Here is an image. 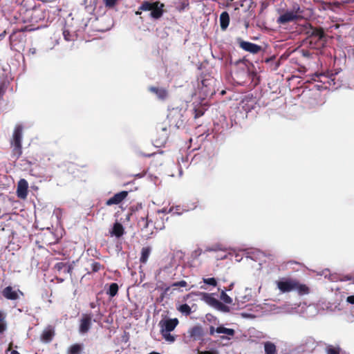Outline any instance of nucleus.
Instances as JSON below:
<instances>
[{"label":"nucleus","mask_w":354,"mask_h":354,"mask_svg":"<svg viewBox=\"0 0 354 354\" xmlns=\"http://www.w3.org/2000/svg\"><path fill=\"white\" fill-rule=\"evenodd\" d=\"M20 15L24 23L34 26L45 18V14L40 6H37L35 0H23L21 3Z\"/></svg>","instance_id":"f257e3e1"},{"label":"nucleus","mask_w":354,"mask_h":354,"mask_svg":"<svg viewBox=\"0 0 354 354\" xmlns=\"http://www.w3.org/2000/svg\"><path fill=\"white\" fill-rule=\"evenodd\" d=\"M179 324L177 318L167 319L161 320L159 322L160 327V334L165 341L173 343L176 341V336L171 335L170 333L173 331Z\"/></svg>","instance_id":"f03ea898"},{"label":"nucleus","mask_w":354,"mask_h":354,"mask_svg":"<svg viewBox=\"0 0 354 354\" xmlns=\"http://www.w3.org/2000/svg\"><path fill=\"white\" fill-rule=\"evenodd\" d=\"M22 136L23 127L21 125H17L14 129L12 138L10 140L12 156L15 159H18L22 154Z\"/></svg>","instance_id":"7ed1b4c3"},{"label":"nucleus","mask_w":354,"mask_h":354,"mask_svg":"<svg viewBox=\"0 0 354 354\" xmlns=\"http://www.w3.org/2000/svg\"><path fill=\"white\" fill-rule=\"evenodd\" d=\"M303 10L298 4L293 6L292 10L286 11L281 15L277 19L278 24L285 25L290 22H293L302 19Z\"/></svg>","instance_id":"20e7f679"},{"label":"nucleus","mask_w":354,"mask_h":354,"mask_svg":"<svg viewBox=\"0 0 354 354\" xmlns=\"http://www.w3.org/2000/svg\"><path fill=\"white\" fill-rule=\"evenodd\" d=\"M168 118L171 124H174L178 129L183 127L185 124V118L181 109H173L169 112Z\"/></svg>","instance_id":"39448f33"},{"label":"nucleus","mask_w":354,"mask_h":354,"mask_svg":"<svg viewBox=\"0 0 354 354\" xmlns=\"http://www.w3.org/2000/svg\"><path fill=\"white\" fill-rule=\"evenodd\" d=\"M21 30L13 31L9 37L10 49L12 50L19 51V48L23 47L24 43V37L21 34Z\"/></svg>","instance_id":"423d86ee"},{"label":"nucleus","mask_w":354,"mask_h":354,"mask_svg":"<svg viewBox=\"0 0 354 354\" xmlns=\"http://www.w3.org/2000/svg\"><path fill=\"white\" fill-rule=\"evenodd\" d=\"M92 325V315L91 313L82 314L80 320L79 332L81 334L87 333Z\"/></svg>","instance_id":"0eeeda50"},{"label":"nucleus","mask_w":354,"mask_h":354,"mask_svg":"<svg viewBox=\"0 0 354 354\" xmlns=\"http://www.w3.org/2000/svg\"><path fill=\"white\" fill-rule=\"evenodd\" d=\"M277 288L281 292H288L295 289V279H286L277 282Z\"/></svg>","instance_id":"6e6552de"},{"label":"nucleus","mask_w":354,"mask_h":354,"mask_svg":"<svg viewBox=\"0 0 354 354\" xmlns=\"http://www.w3.org/2000/svg\"><path fill=\"white\" fill-rule=\"evenodd\" d=\"M128 196V192L127 191H122L120 192H118L115 194H114L112 197H111L109 199H108L106 201V205L107 206H111L113 205H119L120 203L122 202Z\"/></svg>","instance_id":"1a4fd4ad"},{"label":"nucleus","mask_w":354,"mask_h":354,"mask_svg":"<svg viewBox=\"0 0 354 354\" xmlns=\"http://www.w3.org/2000/svg\"><path fill=\"white\" fill-rule=\"evenodd\" d=\"M28 184L25 179H21L17 184V195L19 198L24 199L28 195Z\"/></svg>","instance_id":"9d476101"},{"label":"nucleus","mask_w":354,"mask_h":354,"mask_svg":"<svg viewBox=\"0 0 354 354\" xmlns=\"http://www.w3.org/2000/svg\"><path fill=\"white\" fill-rule=\"evenodd\" d=\"M165 7L164 3L160 1L153 2V8L151 10L150 16L156 19L160 18L164 12L163 8Z\"/></svg>","instance_id":"9b49d317"},{"label":"nucleus","mask_w":354,"mask_h":354,"mask_svg":"<svg viewBox=\"0 0 354 354\" xmlns=\"http://www.w3.org/2000/svg\"><path fill=\"white\" fill-rule=\"evenodd\" d=\"M239 46L244 50L253 54L258 53L261 50V47L260 46L245 41H241L239 43Z\"/></svg>","instance_id":"f8f14e48"},{"label":"nucleus","mask_w":354,"mask_h":354,"mask_svg":"<svg viewBox=\"0 0 354 354\" xmlns=\"http://www.w3.org/2000/svg\"><path fill=\"white\" fill-rule=\"evenodd\" d=\"M124 232H125L123 225L118 221L113 223V227L109 232L111 236H114L117 238H120L122 236Z\"/></svg>","instance_id":"ddd939ff"},{"label":"nucleus","mask_w":354,"mask_h":354,"mask_svg":"<svg viewBox=\"0 0 354 354\" xmlns=\"http://www.w3.org/2000/svg\"><path fill=\"white\" fill-rule=\"evenodd\" d=\"M322 39L324 37H327L322 28H314L311 27L310 32L307 39Z\"/></svg>","instance_id":"4468645a"},{"label":"nucleus","mask_w":354,"mask_h":354,"mask_svg":"<svg viewBox=\"0 0 354 354\" xmlns=\"http://www.w3.org/2000/svg\"><path fill=\"white\" fill-rule=\"evenodd\" d=\"M149 91L157 95L158 99L161 100H165L168 96V91L164 88H159L156 86H150Z\"/></svg>","instance_id":"2eb2a0df"},{"label":"nucleus","mask_w":354,"mask_h":354,"mask_svg":"<svg viewBox=\"0 0 354 354\" xmlns=\"http://www.w3.org/2000/svg\"><path fill=\"white\" fill-rule=\"evenodd\" d=\"M2 295L10 300H16L19 298L17 292L14 290L11 286L6 287L2 291Z\"/></svg>","instance_id":"dca6fc26"},{"label":"nucleus","mask_w":354,"mask_h":354,"mask_svg":"<svg viewBox=\"0 0 354 354\" xmlns=\"http://www.w3.org/2000/svg\"><path fill=\"white\" fill-rule=\"evenodd\" d=\"M307 41H308L311 48L315 49H320L325 46L326 42V37L322 39H318L317 37L316 39H307Z\"/></svg>","instance_id":"f3484780"},{"label":"nucleus","mask_w":354,"mask_h":354,"mask_svg":"<svg viewBox=\"0 0 354 354\" xmlns=\"http://www.w3.org/2000/svg\"><path fill=\"white\" fill-rule=\"evenodd\" d=\"M189 335L194 340H198L202 338L203 336V331L201 326H195L192 328L189 332Z\"/></svg>","instance_id":"a211bd4d"},{"label":"nucleus","mask_w":354,"mask_h":354,"mask_svg":"<svg viewBox=\"0 0 354 354\" xmlns=\"http://www.w3.org/2000/svg\"><path fill=\"white\" fill-rule=\"evenodd\" d=\"M236 64L237 65L241 66L242 74L248 77L250 80L252 81L254 77L256 76V73L254 72H250L245 62L242 60H239L238 62H236Z\"/></svg>","instance_id":"6ab92c4d"},{"label":"nucleus","mask_w":354,"mask_h":354,"mask_svg":"<svg viewBox=\"0 0 354 354\" xmlns=\"http://www.w3.org/2000/svg\"><path fill=\"white\" fill-rule=\"evenodd\" d=\"M151 252V248L150 246L143 247L141 250L140 262L143 264L147 263Z\"/></svg>","instance_id":"aec40b11"},{"label":"nucleus","mask_w":354,"mask_h":354,"mask_svg":"<svg viewBox=\"0 0 354 354\" xmlns=\"http://www.w3.org/2000/svg\"><path fill=\"white\" fill-rule=\"evenodd\" d=\"M230 16L229 14L224 11L220 15V25L223 30H225L229 26Z\"/></svg>","instance_id":"412c9836"},{"label":"nucleus","mask_w":354,"mask_h":354,"mask_svg":"<svg viewBox=\"0 0 354 354\" xmlns=\"http://www.w3.org/2000/svg\"><path fill=\"white\" fill-rule=\"evenodd\" d=\"M265 354H277L276 345L270 341L263 344Z\"/></svg>","instance_id":"4be33fe9"},{"label":"nucleus","mask_w":354,"mask_h":354,"mask_svg":"<svg viewBox=\"0 0 354 354\" xmlns=\"http://www.w3.org/2000/svg\"><path fill=\"white\" fill-rule=\"evenodd\" d=\"M83 349L81 344H73L67 349L66 354H80Z\"/></svg>","instance_id":"5701e85b"},{"label":"nucleus","mask_w":354,"mask_h":354,"mask_svg":"<svg viewBox=\"0 0 354 354\" xmlns=\"http://www.w3.org/2000/svg\"><path fill=\"white\" fill-rule=\"evenodd\" d=\"M295 289L298 293L301 295H306L309 293V288L305 284H301L295 279Z\"/></svg>","instance_id":"b1692460"},{"label":"nucleus","mask_w":354,"mask_h":354,"mask_svg":"<svg viewBox=\"0 0 354 354\" xmlns=\"http://www.w3.org/2000/svg\"><path fill=\"white\" fill-rule=\"evenodd\" d=\"M216 332L217 333H223L226 334L230 337H233L235 335V330L232 328H227L224 327L223 326H219L216 328Z\"/></svg>","instance_id":"393cba45"},{"label":"nucleus","mask_w":354,"mask_h":354,"mask_svg":"<svg viewBox=\"0 0 354 354\" xmlns=\"http://www.w3.org/2000/svg\"><path fill=\"white\" fill-rule=\"evenodd\" d=\"M151 222V220H149L148 214H147L145 216H142L139 219L138 225L141 227V230H143L145 229H147L149 227V223Z\"/></svg>","instance_id":"a878e982"},{"label":"nucleus","mask_w":354,"mask_h":354,"mask_svg":"<svg viewBox=\"0 0 354 354\" xmlns=\"http://www.w3.org/2000/svg\"><path fill=\"white\" fill-rule=\"evenodd\" d=\"M203 299L204 300L211 306L215 308L218 300L216 298L213 297L211 295L208 293H203Z\"/></svg>","instance_id":"bb28decb"},{"label":"nucleus","mask_w":354,"mask_h":354,"mask_svg":"<svg viewBox=\"0 0 354 354\" xmlns=\"http://www.w3.org/2000/svg\"><path fill=\"white\" fill-rule=\"evenodd\" d=\"M119 287L118 283H112L110 284L109 289L106 291V294L109 295L110 297H115L118 292Z\"/></svg>","instance_id":"cd10ccee"},{"label":"nucleus","mask_w":354,"mask_h":354,"mask_svg":"<svg viewBox=\"0 0 354 354\" xmlns=\"http://www.w3.org/2000/svg\"><path fill=\"white\" fill-rule=\"evenodd\" d=\"M6 317V315L0 310V334L3 333L7 328Z\"/></svg>","instance_id":"c85d7f7f"},{"label":"nucleus","mask_w":354,"mask_h":354,"mask_svg":"<svg viewBox=\"0 0 354 354\" xmlns=\"http://www.w3.org/2000/svg\"><path fill=\"white\" fill-rule=\"evenodd\" d=\"M340 351L341 348L339 346L328 345L326 348V354H340Z\"/></svg>","instance_id":"c756f323"},{"label":"nucleus","mask_w":354,"mask_h":354,"mask_svg":"<svg viewBox=\"0 0 354 354\" xmlns=\"http://www.w3.org/2000/svg\"><path fill=\"white\" fill-rule=\"evenodd\" d=\"M53 335L54 333L51 330H44L41 335V339L46 342H50Z\"/></svg>","instance_id":"7c9ffc66"},{"label":"nucleus","mask_w":354,"mask_h":354,"mask_svg":"<svg viewBox=\"0 0 354 354\" xmlns=\"http://www.w3.org/2000/svg\"><path fill=\"white\" fill-rule=\"evenodd\" d=\"M189 6V0H180L178 4L176 6V10L181 12Z\"/></svg>","instance_id":"2f4dec72"},{"label":"nucleus","mask_w":354,"mask_h":354,"mask_svg":"<svg viewBox=\"0 0 354 354\" xmlns=\"http://www.w3.org/2000/svg\"><path fill=\"white\" fill-rule=\"evenodd\" d=\"M153 2H151L149 1H144L140 6L139 7V10L142 11H150L153 8Z\"/></svg>","instance_id":"473e14b6"},{"label":"nucleus","mask_w":354,"mask_h":354,"mask_svg":"<svg viewBox=\"0 0 354 354\" xmlns=\"http://www.w3.org/2000/svg\"><path fill=\"white\" fill-rule=\"evenodd\" d=\"M178 310L180 313H183V314H185L186 315H189L192 313L191 307L188 304H184L180 305L178 308Z\"/></svg>","instance_id":"72a5a7b5"},{"label":"nucleus","mask_w":354,"mask_h":354,"mask_svg":"<svg viewBox=\"0 0 354 354\" xmlns=\"http://www.w3.org/2000/svg\"><path fill=\"white\" fill-rule=\"evenodd\" d=\"M214 308L224 313H228L230 311V308L220 301H218Z\"/></svg>","instance_id":"f704fd0d"},{"label":"nucleus","mask_w":354,"mask_h":354,"mask_svg":"<svg viewBox=\"0 0 354 354\" xmlns=\"http://www.w3.org/2000/svg\"><path fill=\"white\" fill-rule=\"evenodd\" d=\"M66 268V263H64V262H59V263H57L54 267H53V269L60 273L62 271H64L65 268Z\"/></svg>","instance_id":"c9c22d12"},{"label":"nucleus","mask_w":354,"mask_h":354,"mask_svg":"<svg viewBox=\"0 0 354 354\" xmlns=\"http://www.w3.org/2000/svg\"><path fill=\"white\" fill-rule=\"evenodd\" d=\"M221 299L223 301L225 304H230L232 303V298L227 295L225 291L223 290L221 292Z\"/></svg>","instance_id":"e433bc0d"},{"label":"nucleus","mask_w":354,"mask_h":354,"mask_svg":"<svg viewBox=\"0 0 354 354\" xmlns=\"http://www.w3.org/2000/svg\"><path fill=\"white\" fill-rule=\"evenodd\" d=\"M203 282L205 284H207V285H209V286H212L214 287L217 286V281H216V279L214 278V277H212V278H203Z\"/></svg>","instance_id":"4c0bfd02"},{"label":"nucleus","mask_w":354,"mask_h":354,"mask_svg":"<svg viewBox=\"0 0 354 354\" xmlns=\"http://www.w3.org/2000/svg\"><path fill=\"white\" fill-rule=\"evenodd\" d=\"M92 272H97L101 269L104 268V266L99 262H93L91 264Z\"/></svg>","instance_id":"58836bf2"},{"label":"nucleus","mask_w":354,"mask_h":354,"mask_svg":"<svg viewBox=\"0 0 354 354\" xmlns=\"http://www.w3.org/2000/svg\"><path fill=\"white\" fill-rule=\"evenodd\" d=\"M194 118L195 119L198 118L201 116L203 115V114L205 113L203 109L201 108V107L195 108L194 109Z\"/></svg>","instance_id":"ea45409f"},{"label":"nucleus","mask_w":354,"mask_h":354,"mask_svg":"<svg viewBox=\"0 0 354 354\" xmlns=\"http://www.w3.org/2000/svg\"><path fill=\"white\" fill-rule=\"evenodd\" d=\"M187 286V283L185 281L182 280L180 281L173 283L171 285V287H173V288L183 287L184 288V287H186Z\"/></svg>","instance_id":"a19ab883"},{"label":"nucleus","mask_w":354,"mask_h":354,"mask_svg":"<svg viewBox=\"0 0 354 354\" xmlns=\"http://www.w3.org/2000/svg\"><path fill=\"white\" fill-rule=\"evenodd\" d=\"M74 263L75 262L73 261L72 263H69V264L66 263V268H65L64 272L69 274L70 275H72L73 270V268H74V266H73Z\"/></svg>","instance_id":"79ce46f5"},{"label":"nucleus","mask_w":354,"mask_h":354,"mask_svg":"<svg viewBox=\"0 0 354 354\" xmlns=\"http://www.w3.org/2000/svg\"><path fill=\"white\" fill-rule=\"evenodd\" d=\"M118 0H104V4L107 8H113L116 4Z\"/></svg>","instance_id":"37998d69"},{"label":"nucleus","mask_w":354,"mask_h":354,"mask_svg":"<svg viewBox=\"0 0 354 354\" xmlns=\"http://www.w3.org/2000/svg\"><path fill=\"white\" fill-rule=\"evenodd\" d=\"M63 35L66 41H71L73 39L72 35H71L70 32L67 30H64Z\"/></svg>","instance_id":"c03bdc74"},{"label":"nucleus","mask_w":354,"mask_h":354,"mask_svg":"<svg viewBox=\"0 0 354 354\" xmlns=\"http://www.w3.org/2000/svg\"><path fill=\"white\" fill-rule=\"evenodd\" d=\"M198 354H218V352L216 350H211V351H200Z\"/></svg>","instance_id":"a18cd8bd"},{"label":"nucleus","mask_w":354,"mask_h":354,"mask_svg":"<svg viewBox=\"0 0 354 354\" xmlns=\"http://www.w3.org/2000/svg\"><path fill=\"white\" fill-rule=\"evenodd\" d=\"M202 252L203 251L201 249L196 250L193 252V256L194 257V258H197L202 254Z\"/></svg>","instance_id":"49530a36"},{"label":"nucleus","mask_w":354,"mask_h":354,"mask_svg":"<svg viewBox=\"0 0 354 354\" xmlns=\"http://www.w3.org/2000/svg\"><path fill=\"white\" fill-rule=\"evenodd\" d=\"M346 301L351 304H354V295L347 297Z\"/></svg>","instance_id":"de8ad7c7"},{"label":"nucleus","mask_w":354,"mask_h":354,"mask_svg":"<svg viewBox=\"0 0 354 354\" xmlns=\"http://www.w3.org/2000/svg\"><path fill=\"white\" fill-rule=\"evenodd\" d=\"M215 333H216V328H215L213 326H211L209 327V334L210 335H214Z\"/></svg>","instance_id":"09e8293b"},{"label":"nucleus","mask_w":354,"mask_h":354,"mask_svg":"<svg viewBox=\"0 0 354 354\" xmlns=\"http://www.w3.org/2000/svg\"><path fill=\"white\" fill-rule=\"evenodd\" d=\"M302 54L305 57H309L310 56V53L307 50H302Z\"/></svg>","instance_id":"8fccbe9b"},{"label":"nucleus","mask_w":354,"mask_h":354,"mask_svg":"<svg viewBox=\"0 0 354 354\" xmlns=\"http://www.w3.org/2000/svg\"><path fill=\"white\" fill-rule=\"evenodd\" d=\"M154 227H155L156 229H160V230H161V229L164 228V225H163V223H162V225H156V223H155V224H154Z\"/></svg>","instance_id":"3c124183"},{"label":"nucleus","mask_w":354,"mask_h":354,"mask_svg":"<svg viewBox=\"0 0 354 354\" xmlns=\"http://www.w3.org/2000/svg\"><path fill=\"white\" fill-rule=\"evenodd\" d=\"M29 53L34 55L36 53V49L35 48H30L29 49Z\"/></svg>","instance_id":"603ef678"},{"label":"nucleus","mask_w":354,"mask_h":354,"mask_svg":"<svg viewBox=\"0 0 354 354\" xmlns=\"http://www.w3.org/2000/svg\"><path fill=\"white\" fill-rule=\"evenodd\" d=\"M55 279L58 283H62L64 280V279L57 277H56Z\"/></svg>","instance_id":"864d4df0"},{"label":"nucleus","mask_w":354,"mask_h":354,"mask_svg":"<svg viewBox=\"0 0 354 354\" xmlns=\"http://www.w3.org/2000/svg\"><path fill=\"white\" fill-rule=\"evenodd\" d=\"M3 94H4V90L1 86H0V97H1L3 95Z\"/></svg>","instance_id":"5fc2aeb1"},{"label":"nucleus","mask_w":354,"mask_h":354,"mask_svg":"<svg viewBox=\"0 0 354 354\" xmlns=\"http://www.w3.org/2000/svg\"><path fill=\"white\" fill-rule=\"evenodd\" d=\"M6 32L3 31L2 33L0 34V40L2 39L6 36Z\"/></svg>","instance_id":"6e6d98bb"},{"label":"nucleus","mask_w":354,"mask_h":354,"mask_svg":"<svg viewBox=\"0 0 354 354\" xmlns=\"http://www.w3.org/2000/svg\"><path fill=\"white\" fill-rule=\"evenodd\" d=\"M154 154H155V153H148V154H147V153H143L142 155H143L144 156H145V157H151V156H153V155H154Z\"/></svg>","instance_id":"4d7b16f0"},{"label":"nucleus","mask_w":354,"mask_h":354,"mask_svg":"<svg viewBox=\"0 0 354 354\" xmlns=\"http://www.w3.org/2000/svg\"><path fill=\"white\" fill-rule=\"evenodd\" d=\"M170 288H171V287H167V288L165 289V290H164V293H165V294H167V293L169 291Z\"/></svg>","instance_id":"13d9d810"},{"label":"nucleus","mask_w":354,"mask_h":354,"mask_svg":"<svg viewBox=\"0 0 354 354\" xmlns=\"http://www.w3.org/2000/svg\"><path fill=\"white\" fill-rule=\"evenodd\" d=\"M90 307L92 308H95V304L94 302H91L90 304Z\"/></svg>","instance_id":"bf43d9fd"},{"label":"nucleus","mask_w":354,"mask_h":354,"mask_svg":"<svg viewBox=\"0 0 354 354\" xmlns=\"http://www.w3.org/2000/svg\"><path fill=\"white\" fill-rule=\"evenodd\" d=\"M221 339H230V337H227L223 335V336H221Z\"/></svg>","instance_id":"052dcab7"},{"label":"nucleus","mask_w":354,"mask_h":354,"mask_svg":"<svg viewBox=\"0 0 354 354\" xmlns=\"http://www.w3.org/2000/svg\"><path fill=\"white\" fill-rule=\"evenodd\" d=\"M142 11V10H139V9H138V10L136 12V15H141Z\"/></svg>","instance_id":"680f3d73"},{"label":"nucleus","mask_w":354,"mask_h":354,"mask_svg":"<svg viewBox=\"0 0 354 354\" xmlns=\"http://www.w3.org/2000/svg\"><path fill=\"white\" fill-rule=\"evenodd\" d=\"M11 354H20L17 351L13 350L11 351Z\"/></svg>","instance_id":"e2e57ef3"},{"label":"nucleus","mask_w":354,"mask_h":354,"mask_svg":"<svg viewBox=\"0 0 354 354\" xmlns=\"http://www.w3.org/2000/svg\"><path fill=\"white\" fill-rule=\"evenodd\" d=\"M165 212H166V210H165V209H162V210H158V214L165 213Z\"/></svg>","instance_id":"0e129e2a"},{"label":"nucleus","mask_w":354,"mask_h":354,"mask_svg":"<svg viewBox=\"0 0 354 354\" xmlns=\"http://www.w3.org/2000/svg\"><path fill=\"white\" fill-rule=\"evenodd\" d=\"M241 75V73H235V75L236 76L237 78H239Z\"/></svg>","instance_id":"69168bd1"},{"label":"nucleus","mask_w":354,"mask_h":354,"mask_svg":"<svg viewBox=\"0 0 354 354\" xmlns=\"http://www.w3.org/2000/svg\"><path fill=\"white\" fill-rule=\"evenodd\" d=\"M149 354H160V353H159L158 352L152 351V352L149 353Z\"/></svg>","instance_id":"338daca9"},{"label":"nucleus","mask_w":354,"mask_h":354,"mask_svg":"<svg viewBox=\"0 0 354 354\" xmlns=\"http://www.w3.org/2000/svg\"><path fill=\"white\" fill-rule=\"evenodd\" d=\"M214 250L212 248H207L206 251H214Z\"/></svg>","instance_id":"774afa93"}]
</instances>
